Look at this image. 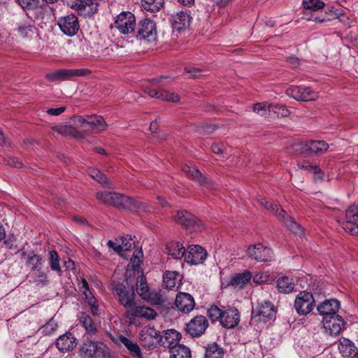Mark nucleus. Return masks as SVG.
Wrapping results in <instances>:
<instances>
[{
	"mask_svg": "<svg viewBox=\"0 0 358 358\" xmlns=\"http://www.w3.org/2000/svg\"><path fill=\"white\" fill-rule=\"evenodd\" d=\"M157 36L156 23L150 19L143 18L138 22L131 36L140 41L152 43L156 41Z\"/></svg>",
	"mask_w": 358,
	"mask_h": 358,
	"instance_id": "f257e3e1",
	"label": "nucleus"
},
{
	"mask_svg": "<svg viewBox=\"0 0 358 358\" xmlns=\"http://www.w3.org/2000/svg\"><path fill=\"white\" fill-rule=\"evenodd\" d=\"M81 358H109L108 349L102 342L87 341L79 350Z\"/></svg>",
	"mask_w": 358,
	"mask_h": 358,
	"instance_id": "f03ea898",
	"label": "nucleus"
},
{
	"mask_svg": "<svg viewBox=\"0 0 358 358\" xmlns=\"http://www.w3.org/2000/svg\"><path fill=\"white\" fill-rule=\"evenodd\" d=\"M275 313L274 305L269 301H263L252 308L251 320L255 322L266 323L275 318Z\"/></svg>",
	"mask_w": 358,
	"mask_h": 358,
	"instance_id": "7ed1b4c3",
	"label": "nucleus"
},
{
	"mask_svg": "<svg viewBox=\"0 0 358 358\" xmlns=\"http://www.w3.org/2000/svg\"><path fill=\"white\" fill-rule=\"evenodd\" d=\"M96 198L103 203L108 206H113L119 208H125L128 206L129 197L120 193L113 192H99L96 194Z\"/></svg>",
	"mask_w": 358,
	"mask_h": 358,
	"instance_id": "20e7f679",
	"label": "nucleus"
},
{
	"mask_svg": "<svg viewBox=\"0 0 358 358\" xmlns=\"http://www.w3.org/2000/svg\"><path fill=\"white\" fill-rule=\"evenodd\" d=\"M118 296L119 303L127 308L126 315L135 305V292L133 286L127 287L122 283H117L113 288Z\"/></svg>",
	"mask_w": 358,
	"mask_h": 358,
	"instance_id": "39448f33",
	"label": "nucleus"
},
{
	"mask_svg": "<svg viewBox=\"0 0 358 358\" xmlns=\"http://www.w3.org/2000/svg\"><path fill=\"white\" fill-rule=\"evenodd\" d=\"M114 26L122 34L132 36L136 27V18L129 11H123L115 17Z\"/></svg>",
	"mask_w": 358,
	"mask_h": 358,
	"instance_id": "423d86ee",
	"label": "nucleus"
},
{
	"mask_svg": "<svg viewBox=\"0 0 358 358\" xmlns=\"http://www.w3.org/2000/svg\"><path fill=\"white\" fill-rule=\"evenodd\" d=\"M87 69H62L56 71L48 73L45 75V78L50 82L64 81L72 79L75 77H80L90 73Z\"/></svg>",
	"mask_w": 358,
	"mask_h": 358,
	"instance_id": "0eeeda50",
	"label": "nucleus"
},
{
	"mask_svg": "<svg viewBox=\"0 0 358 358\" xmlns=\"http://www.w3.org/2000/svg\"><path fill=\"white\" fill-rule=\"evenodd\" d=\"M329 148V145L323 141H308L296 145V150L303 157H310L324 152Z\"/></svg>",
	"mask_w": 358,
	"mask_h": 358,
	"instance_id": "6e6552de",
	"label": "nucleus"
},
{
	"mask_svg": "<svg viewBox=\"0 0 358 358\" xmlns=\"http://www.w3.org/2000/svg\"><path fill=\"white\" fill-rule=\"evenodd\" d=\"M182 171L187 177L195 180L201 187L202 191L207 192L215 189V185L213 181L202 176L201 172L196 167L185 164L182 168Z\"/></svg>",
	"mask_w": 358,
	"mask_h": 358,
	"instance_id": "1a4fd4ad",
	"label": "nucleus"
},
{
	"mask_svg": "<svg viewBox=\"0 0 358 358\" xmlns=\"http://www.w3.org/2000/svg\"><path fill=\"white\" fill-rule=\"evenodd\" d=\"M57 24L64 34L71 37L75 36L80 29L78 19L73 14L59 17Z\"/></svg>",
	"mask_w": 358,
	"mask_h": 358,
	"instance_id": "9d476101",
	"label": "nucleus"
},
{
	"mask_svg": "<svg viewBox=\"0 0 358 358\" xmlns=\"http://www.w3.org/2000/svg\"><path fill=\"white\" fill-rule=\"evenodd\" d=\"M315 300L311 293L302 291L296 296L294 308L299 315H307L313 309Z\"/></svg>",
	"mask_w": 358,
	"mask_h": 358,
	"instance_id": "9b49d317",
	"label": "nucleus"
},
{
	"mask_svg": "<svg viewBox=\"0 0 358 358\" xmlns=\"http://www.w3.org/2000/svg\"><path fill=\"white\" fill-rule=\"evenodd\" d=\"M174 220L189 230L200 231L202 229L200 220L186 210H179L174 217Z\"/></svg>",
	"mask_w": 358,
	"mask_h": 358,
	"instance_id": "f8f14e48",
	"label": "nucleus"
},
{
	"mask_svg": "<svg viewBox=\"0 0 358 358\" xmlns=\"http://www.w3.org/2000/svg\"><path fill=\"white\" fill-rule=\"evenodd\" d=\"M286 94L299 101H308L314 100L317 94L309 87L292 86L287 89Z\"/></svg>",
	"mask_w": 358,
	"mask_h": 358,
	"instance_id": "ddd939ff",
	"label": "nucleus"
},
{
	"mask_svg": "<svg viewBox=\"0 0 358 358\" xmlns=\"http://www.w3.org/2000/svg\"><path fill=\"white\" fill-rule=\"evenodd\" d=\"M208 327V322L206 317L196 315L186 324L185 330L192 337L195 338L203 335Z\"/></svg>",
	"mask_w": 358,
	"mask_h": 358,
	"instance_id": "4468645a",
	"label": "nucleus"
},
{
	"mask_svg": "<svg viewBox=\"0 0 358 358\" xmlns=\"http://www.w3.org/2000/svg\"><path fill=\"white\" fill-rule=\"evenodd\" d=\"M247 254L251 259L257 262H270L273 256L271 249L261 243L250 245L247 250Z\"/></svg>",
	"mask_w": 358,
	"mask_h": 358,
	"instance_id": "2eb2a0df",
	"label": "nucleus"
},
{
	"mask_svg": "<svg viewBox=\"0 0 358 358\" xmlns=\"http://www.w3.org/2000/svg\"><path fill=\"white\" fill-rule=\"evenodd\" d=\"M98 2L96 0H73L70 7L76 10L79 15L92 16L97 11Z\"/></svg>",
	"mask_w": 358,
	"mask_h": 358,
	"instance_id": "dca6fc26",
	"label": "nucleus"
},
{
	"mask_svg": "<svg viewBox=\"0 0 358 358\" xmlns=\"http://www.w3.org/2000/svg\"><path fill=\"white\" fill-rule=\"evenodd\" d=\"M345 321L338 315L323 317V325L326 331L331 336H336L344 329Z\"/></svg>",
	"mask_w": 358,
	"mask_h": 358,
	"instance_id": "f3484780",
	"label": "nucleus"
},
{
	"mask_svg": "<svg viewBox=\"0 0 358 358\" xmlns=\"http://www.w3.org/2000/svg\"><path fill=\"white\" fill-rule=\"evenodd\" d=\"M207 257V252L200 245H190L185 255V261L190 264H199Z\"/></svg>",
	"mask_w": 358,
	"mask_h": 358,
	"instance_id": "a211bd4d",
	"label": "nucleus"
},
{
	"mask_svg": "<svg viewBox=\"0 0 358 358\" xmlns=\"http://www.w3.org/2000/svg\"><path fill=\"white\" fill-rule=\"evenodd\" d=\"M346 222L343 229L352 235H358V209L356 206H350L345 212Z\"/></svg>",
	"mask_w": 358,
	"mask_h": 358,
	"instance_id": "6ab92c4d",
	"label": "nucleus"
},
{
	"mask_svg": "<svg viewBox=\"0 0 358 358\" xmlns=\"http://www.w3.org/2000/svg\"><path fill=\"white\" fill-rule=\"evenodd\" d=\"M240 322V313L235 308H224V312L220 324L226 329H232L238 325Z\"/></svg>",
	"mask_w": 358,
	"mask_h": 358,
	"instance_id": "aec40b11",
	"label": "nucleus"
},
{
	"mask_svg": "<svg viewBox=\"0 0 358 358\" xmlns=\"http://www.w3.org/2000/svg\"><path fill=\"white\" fill-rule=\"evenodd\" d=\"M334 19H339L340 21L344 23H345V21L349 20V19L342 13L341 10L334 9V7L328 8L325 10L323 15H312V17L310 20H312L315 22L323 23Z\"/></svg>",
	"mask_w": 358,
	"mask_h": 358,
	"instance_id": "412c9836",
	"label": "nucleus"
},
{
	"mask_svg": "<svg viewBox=\"0 0 358 358\" xmlns=\"http://www.w3.org/2000/svg\"><path fill=\"white\" fill-rule=\"evenodd\" d=\"M175 304L178 310L184 313H189L195 306L193 296L185 292H180L177 294Z\"/></svg>",
	"mask_w": 358,
	"mask_h": 358,
	"instance_id": "4be33fe9",
	"label": "nucleus"
},
{
	"mask_svg": "<svg viewBox=\"0 0 358 358\" xmlns=\"http://www.w3.org/2000/svg\"><path fill=\"white\" fill-rule=\"evenodd\" d=\"M340 308V302L335 299H327L320 303L317 309L320 315L325 316H333L336 315Z\"/></svg>",
	"mask_w": 358,
	"mask_h": 358,
	"instance_id": "5701e85b",
	"label": "nucleus"
},
{
	"mask_svg": "<svg viewBox=\"0 0 358 358\" xmlns=\"http://www.w3.org/2000/svg\"><path fill=\"white\" fill-rule=\"evenodd\" d=\"M76 345V338L71 333H66L60 336L56 341V346L62 352L73 350Z\"/></svg>",
	"mask_w": 358,
	"mask_h": 358,
	"instance_id": "b1692460",
	"label": "nucleus"
},
{
	"mask_svg": "<svg viewBox=\"0 0 358 358\" xmlns=\"http://www.w3.org/2000/svg\"><path fill=\"white\" fill-rule=\"evenodd\" d=\"M191 17L187 11L176 13L171 17V24L173 29L180 31L189 26Z\"/></svg>",
	"mask_w": 358,
	"mask_h": 358,
	"instance_id": "393cba45",
	"label": "nucleus"
},
{
	"mask_svg": "<svg viewBox=\"0 0 358 358\" xmlns=\"http://www.w3.org/2000/svg\"><path fill=\"white\" fill-rule=\"evenodd\" d=\"M180 338V334L175 329H167L163 331V335L160 336L159 343L161 345L171 350L173 346L177 345Z\"/></svg>",
	"mask_w": 358,
	"mask_h": 358,
	"instance_id": "a878e982",
	"label": "nucleus"
},
{
	"mask_svg": "<svg viewBox=\"0 0 358 358\" xmlns=\"http://www.w3.org/2000/svg\"><path fill=\"white\" fill-rule=\"evenodd\" d=\"M127 317H142L147 320H152L157 316L156 312L151 308L145 306H136V305L127 314Z\"/></svg>",
	"mask_w": 358,
	"mask_h": 358,
	"instance_id": "bb28decb",
	"label": "nucleus"
},
{
	"mask_svg": "<svg viewBox=\"0 0 358 358\" xmlns=\"http://www.w3.org/2000/svg\"><path fill=\"white\" fill-rule=\"evenodd\" d=\"M338 349L342 357L349 358L352 355H356L357 348L354 343L348 338H342L338 341Z\"/></svg>",
	"mask_w": 358,
	"mask_h": 358,
	"instance_id": "cd10ccee",
	"label": "nucleus"
},
{
	"mask_svg": "<svg viewBox=\"0 0 358 358\" xmlns=\"http://www.w3.org/2000/svg\"><path fill=\"white\" fill-rule=\"evenodd\" d=\"M107 124L101 116H89L87 117V129L93 133H99L106 130Z\"/></svg>",
	"mask_w": 358,
	"mask_h": 358,
	"instance_id": "c85d7f7f",
	"label": "nucleus"
},
{
	"mask_svg": "<svg viewBox=\"0 0 358 358\" xmlns=\"http://www.w3.org/2000/svg\"><path fill=\"white\" fill-rule=\"evenodd\" d=\"M182 280L181 275L177 271H166L163 275V283L168 289L178 288Z\"/></svg>",
	"mask_w": 358,
	"mask_h": 358,
	"instance_id": "c756f323",
	"label": "nucleus"
},
{
	"mask_svg": "<svg viewBox=\"0 0 358 358\" xmlns=\"http://www.w3.org/2000/svg\"><path fill=\"white\" fill-rule=\"evenodd\" d=\"M52 130L62 135L71 136L78 139L85 138V134L83 131L77 130L71 125L55 126L52 127Z\"/></svg>",
	"mask_w": 358,
	"mask_h": 358,
	"instance_id": "7c9ffc66",
	"label": "nucleus"
},
{
	"mask_svg": "<svg viewBox=\"0 0 358 358\" xmlns=\"http://www.w3.org/2000/svg\"><path fill=\"white\" fill-rule=\"evenodd\" d=\"M166 250L169 255L177 259L185 258L186 254L184 246L180 242L169 243L166 245Z\"/></svg>",
	"mask_w": 358,
	"mask_h": 358,
	"instance_id": "2f4dec72",
	"label": "nucleus"
},
{
	"mask_svg": "<svg viewBox=\"0 0 358 358\" xmlns=\"http://www.w3.org/2000/svg\"><path fill=\"white\" fill-rule=\"evenodd\" d=\"M119 341L127 348L131 356L136 358H143L141 349L136 343L133 342L124 336H120Z\"/></svg>",
	"mask_w": 358,
	"mask_h": 358,
	"instance_id": "473e14b6",
	"label": "nucleus"
},
{
	"mask_svg": "<svg viewBox=\"0 0 358 358\" xmlns=\"http://www.w3.org/2000/svg\"><path fill=\"white\" fill-rule=\"evenodd\" d=\"M294 283L292 278L282 276L277 280V288L278 292L284 294H289L294 289Z\"/></svg>",
	"mask_w": 358,
	"mask_h": 358,
	"instance_id": "72a5a7b5",
	"label": "nucleus"
},
{
	"mask_svg": "<svg viewBox=\"0 0 358 358\" xmlns=\"http://www.w3.org/2000/svg\"><path fill=\"white\" fill-rule=\"evenodd\" d=\"M190 349L184 345H175L170 350V358H191Z\"/></svg>",
	"mask_w": 358,
	"mask_h": 358,
	"instance_id": "f704fd0d",
	"label": "nucleus"
},
{
	"mask_svg": "<svg viewBox=\"0 0 358 358\" xmlns=\"http://www.w3.org/2000/svg\"><path fill=\"white\" fill-rule=\"evenodd\" d=\"M124 209H128L138 214L149 211V207L147 204L139 201L133 200L131 197H129V201H128V206L125 207Z\"/></svg>",
	"mask_w": 358,
	"mask_h": 358,
	"instance_id": "c9c22d12",
	"label": "nucleus"
},
{
	"mask_svg": "<svg viewBox=\"0 0 358 358\" xmlns=\"http://www.w3.org/2000/svg\"><path fill=\"white\" fill-rule=\"evenodd\" d=\"M164 0H141V5L144 10L156 13L164 6Z\"/></svg>",
	"mask_w": 358,
	"mask_h": 358,
	"instance_id": "e433bc0d",
	"label": "nucleus"
},
{
	"mask_svg": "<svg viewBox=\"0 0 358 358\" xmlns=\"http://www.w3.org/2000/svg\"><path fill=\"white\" fill-rule=\"evenodd\" d=\"M89 175L103 186L108 188L113 187V183L109 181L106 176L100 171L94 169H90L89 171Z\"/></svg>",
	"mask_w": 358,
	"mask_h": 358,
	"instance_id": "4c0bfd02",
	"label": "nucleus"
},
{
	"mask_svg": "<svg viewBox=\"0 0 358 358\" xmlns=\"http://www.w3.org/2000/svg\"><path fill=\"white\" fill-rule=\"evenodd\" d=\"M252 274L250 271H244L242 273L236 274L231 280L232 285L243 288L251 279Z\"/></svg>",
	"mask_w": 358,
	"mask_h": 358,
	"instance_id": "58836bf2",
	"label": "nucleus"
},
{
	"mask_svg": "<svg viewBox=\"0 0 358 358\" xmlns=\"http://www.w3.org/2000/svg\"><path fill=\"white\" fill-rule=\"evenodd\" d=\"M224 351L217 343L208 345L206 349L205 358H223Z\"/></svg>",
	"mask_w": 358,
	"mask_h": 358,
	"instance_id": "ea45409f",
	"label": "nucleus"
},
{
	"mask_svg": "<svg viewBox=\"0 0 358 358\" xmlns=\"http://www.w3.org/2000/svg\"><path fill=\"white\" fill-rule=\"evenodd\" d=\"M144 295L143 300L148 301L151 305H162L164 299L160 292L157 290L150 291L148 294H143Z\"/></svg>",
	"mask_w": 358,
	"mask_h": 358,
	"instance_id": "a19ab883",
	"label": "nucleus"
},
{
	"mask_svg": "<svg viewBox=\"0 0 358 358\" xmlns=\"http://www.w3.org/2000/svg\"><path fill=\"white\" fill-rule=\"evenodd\" d=\"M57 322L54 318H51L38 329V332L42 335L50 336L57 330Z\"/></svg>",
	"mask_w": 358,
	"mask_h": 358,
	"instance_id": "79ce46f5",
	"label": "nucleus"
},
{
	"mask_svg": "<svg viewBox=\"0 0 358 358\" xmlns=\"http://www.w3.org/2000/svg\"><path fill=\"white\" fill-rule=\"evenodd\" d=\"M136 291L143 299H144V295L143 294H148L150 291L147 285L145 277L143 274L138 276V280L136 282Z\"/></svg>",
	"mask_w": 358,
	"mask_h": 358,
	"instance_id": "37998d69",
	"label": "nucleus"
},
{
	"mask_svg": "<svg viewBox=\"0 0 358 358\" xmlns=\"http://www.w3.org/2000/svg\"><path fill=\"white\" fill-rule=\"evenodd\" d=\"M303 6L306 10L316 11L323 8L325 3L320 0H303Z\"/></svg>",
	"mask_w": 358,
	"mask_h": 358,
	"instance_id": "c03bdc74",
	"label": "nucleus"
},
{
	"mask_svg": "<svg viewBox=\"0 0 358 358\" xmlns=\"http://www.w3.org/2000/svg\"><path fill=\"white\" fill-rule=\"evenodd\" d=\"M224 312V308L221 309L215 305H212L208 310V316L212 320L220 322Z\"/></svg>",
	"mask_w": 358,
	"mask_h": 358,
	"instance_id": "a18cd8bd",
	"label": "nucleus"
},
{
	"mask_svg": "<svg viewBox=\"0 0 358 358\" xmlns=\"http://www.w3.org/2000/svg\"><path fill=\"white\" fill-rule=\"evenodd\" d=\"M49 262L50 268L52 271L62 273V269L59 265V256L56 251L51 250L49 252Z\"/></svg>",
	"mask_w": 358,
	"mask_h": 358,
	"instance_id": "49530a36",
	"label": "nucleus"
},
{
	"mask_svg": "<svg viewBox=\"0 0 358 358\" xmlns=\"http://www.w3.org/2000/svg\"><path fill=\"white\" fill-rule=\"evenodd\" d=\"M284 223L294 234L298 235L302 234L303 229L301 227L298 223H296L290 216H287V220L284 221Z\"/></svg>",
	"mask_w": 358,
	"mask_h": 358,
	"instance_id": "de8ad7c7",
	"label": "nucleus"
},
{
	"mask_svg": "<svg viewBox=\"0 0 358 358\" xmlns=\"http://www.w3.org/2000/svg\"><path fill=\"white\" fill-rule=\"evenodd\" d=\"M26 264L29 266L31 270L39 269L42 264L41 258L39 255L36 254L29 255Z\"/></svg>",
	"mask_w": 358,
	"mask_h": 358,
	"instance_id": "09e8293b",
	"label": "nucleus"
},
{
	"mask_svg": "<svg viewBox=\"0 0 358 358\" xmlns=\"http://www.w3.org/2000/svg\"><path fill=\"white\" fill-rule=\"evenodd\" d=\"M252 109L254 112L261 116H264L271 111V105L266 102L257 103L253 105Z\"/></svg>",
	"mask_w": 358,
	"mask_h": 358,
	"instance_id": "8fccbe9b",
	"label": "nucleus"
},
{
	"mask_svg": "<svg viewBox=\"0 0 358 358\" xmlns=\"http://www.w3.org/2000/svg\"><path fill=\"white\" fill-rule=\"evenodd\" d=\"M271 111L281 117H287L289 115V110L282 104L271 105Z\"/></svg>",
	"mask_w": 358,
	"mask_h": 358,
	"instance_id": "3c124183",
	"label": "nucleus"
},
{
	"mask_svg": "<svg viewBox=\"0 0 358 358\" xmlns=\"http://www.w3.org/2000/svg\"><path fill=\"white\" fill-rule=\"evenodd\" d=\"M35 30V27L31 24H22L17 28V31L22 37L31 36Z\"/></svg>",
	"mask_w": 358,
	"mask_h": 358,
	"instance_id": "603ef678",
	"label": "nucleus"
},
{
	"mask_svg": "<svg viewBox=\"0 0 358 358\" xmlns=\"http://www.w3.org/2000/svg\"><path fill=\"white\" fill-rule=\"evenodd\" d=\"M121 240L122 244L118 245L117 248H115L116 252L129 250L131 248V245L134 243V241L131 242V239L129 238L128 236L122 237Z\"/></svg>",
	"mask_w": 358,
	"mask_h": 358,
	"instance_id": "864d4df0",
	"label": "nucleus"
},
{
	"mask_svg": "<svg viewBox=\"0 0 358 358\" xmlns=\"http://www.w3.org/2000/svg\"><path fill=\"white\" fill-rule=\"evenodd\" d=\"M23 9H35L38 8L39 0H17Z\"/></svg>",
	"mask_w": 358,
	"mask_h": 358,
	"instance_id": "5fc2aeb1",
	"label": "nucleus"
},
{
	"mask_svg": "<svg viewBox=\"0 0 358 358\" xmlns=\"http://www.w3.org/2000/svg\"><path fill=\"white\" fill-rule=\"evenodd\" d=\"M270 275L267 272H259L253 276V282L260 285L269 280Z\"/></svg>",
	"mask_w": 358,
	"mask_h": 358,
	"instance_id": "6e6d98bb",
	"label": "nucleus"
},
{
	"mask_svg": "<svg viewBox=\"0 0 358 358\" xmlns=\"http://www.w3.org/2000/svg\"><path fill=\"white\" fill-rule=\"evenodd\" d=\"M161 100H164L171 102H178L179 101V96L177 94L173 92H169L166 90H162V94L160 96Z\"/></svg>",
	"mask_w": 358,
	"mask_h": 358,
	"instance_id": "4d7b16f0",
	"label": "nucleus"
},
{
	"mask_svg": "<svg viewBox=\"0 0 358 358\" xmlns=\"http://www.w3.org/2000/svg\"><path fill=\"white\" fill-rule=\"evenodd\" d=\"M3 160L10 166L15 168H21L22 166V162L17 157L8 155L3 157Z\"/></svg>",
	"mask_w": 358,
	"mask_h": 358,
	"instance_id": "13d9d810",
	"label": "nucleus"
},
{
	"mask_svg": "<svg viewBox=\"0 0 358 358\" xmlns=\"http://www.w3.org/2000/svg\"><path fill=\"white\" fill-rule=\"evenodd\" d=\"M298 166L301 169L313 171L315 174L320 173L321 171L318 166H314L308 162H299Z\"/></svg>",
	"mask_w": 358,
	"mask_h": 358,
	"instance_id": "bf43d9fd",
	"label": "nucleus"
},
{
	"mask_svg": "<svg viewBox=\"0 0 358 358\" xmlns=\"http://www.w3.org/2000/svg\"><path fill=\"white\" fill-rule=\"evenodd\" d=\"M185 71L191 75L192 78H197L202 75L203 70L200 68H196L194 66H187L185 68Z\"/></svg>",
	"mask_w": 358,
	"mask_h": 358,
	"instance_id": "052dcab7",
	"label": "nucleus"
},
{
	"mask_svg": "<svg viewBox=\"0 0 358 358\" xmlns=\"http://www.w3.org/2000/svg\"><path fill=\"white\" fill-rule=\"evenodd\" d=\"M37 270H38V273L34 278V282L38 285L41 284V285H44L45 284V282H47V275L43 271H40V268L37 269Z\"/></svg>",
	"mask_w": 358,
	"mask_h": 358,
	"instance_id": "680f3d73",
	"label": "nucleus"
},
{
	"mask_svg": "<svg viewBox=\"0 0 358 358\" xmlns=\"http://www.w3.org/2000/svg\"><path fill=\"white\" fill-rule=\"evenodd\" d=\"M276 217L281 221L284 222L287 220V216H289L287 213L278 206H275V208L273 211Z\"/></svg>",
	"mask_w": 358,
	"mask_h": 358,
	"instance_id": "e2e57ef3",
	"label": "nucleus"
},
{
	"mask_svg": "<svg viewBox=\"0 0 358 358\" xmlns=\"http://www.w3.org/2000/svg\"><path fill=\"white\" fill-rule=\"evenodd\" d=\"M260 204L264 206L265 208L274 211L275 208V206H277L275 203H273L271 201L266 199L262 198L259 200Z\"/></svg>",
	"mask_w": 358,
	"mask_h": 358,
	"instance_id": "0e129e2a",
	"label": "nucleus"
},
{
	"mask_svg": "<svg viewBox=\"0 0 358 358\" xmlns=\"http://www.w3.org/2000/svg\"><path fill=\"white\" fill-rule=\"evenodd\" d=\"M65 106H61L57 108H48L46 112L50 115L58 116L66 110Z\"/></svg>",
	"mask_w": 358,
	"mask_h": 358,
	"instance_id": "69168bd1",
	"label": "nucleus"
},
{
	"mask_svg": "<svg viewBox=\"0 0 358 358\" xmlns=\"http://www.w3.org/2000/svg\"><path fill=\"white\" fill-rule=\"evenodd\" d=\"M80 322L83 324V327H85L92 322V320L88 315L82 313L80 316Z\"/></svg>",
	"mask_w": 358,
	"mask_h": 358,
	"instance_id": "338daca9",
	"label": "nucleus"
},
{
	"mask_svg": "<svg viewBox=\"0 0 358 358\" xmlns=\"http://www.w3.org/2000/svg\"><path fill=\"white\" fill-rule=\"evenodd\" d=\"M287 62L289 64V66L292 68H296L299 66V59L294 56L289 57L287 59Z\"/></svg>",
	"mask_w": 358,
	"mask_h": 358,
	"instance_id": "774afa93",
	"label": "nucleus"
}]
</instances>
